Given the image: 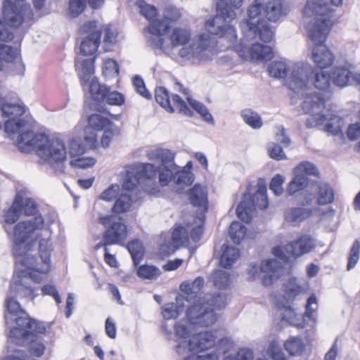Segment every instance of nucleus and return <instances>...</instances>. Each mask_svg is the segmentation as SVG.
I'll use <instances>...</instances> for the list:
<instances>
[{
	"label": "nucleus",
	"instance_id": "1",
	"mask_svg": "<svg viewBox=\"0 0 360 360\" xmlns=\"http://www.w3.org/2000/svg\"><path fill=\"white\" fill-rule=\"evenodd\" d=\"M20 202V209L27 217H34L32 219L17 224L13 229V255L25 266L22 273L36 284L38 288H30L20 283L16 285L18 291H22L25 296L35 297V290L40 289L45 295V257L42 250L41 230L44 228V218L38 214L37 203L31 198H24L20 195L15 196Z\"/></svg>",
	"mask_w": 360,
	"mask_h": 360
},
{
	"label": "nucleus",
	"instance_id": "2",
	"mask_svg": "<svg viewBox=\"0 0 360 360\" xmlns=\"http://www.w3.org/2000/svg\"><path fill=\"white\" fill-rule=\"evenodd\" d=\"M0 110L6 117L4 130L8 134L19 133L17 146L22 153H34L38 156L45 155V133L35 131L34 123L21 117L25 112V107L18 103H10L0 101Z\"/></svg>",
	"mask_w": 360,
	"mask_h": 360
},
{
	"label": "nucleus",
	"instance_id": "3",
	"mask_svg": "<svg viewBox=\"0 0 360 360\" xmlns=\"http://www.w3.org/2000/svg\"><path fill=\"white\" fill-rule=\"evenodd\" d=\"M331 80L329 75L322 70H312L309 65L295 64L291 70L290 77L287 79L289 89L300 98H305L307 96L321 95L325 99L323 93L312 91L311 86L321 91H326L330 86Z\"/></svg>",
	"mask_w": 360,
	"mask_h": 360
},
{
	"label": "nucleus",
	"instance_id": "4",
	"mask_svg": "<svg viewBox=\"0 0 360 360\" xmlns=\"http://www.w3.org/2000/svg\"><path fill=\"white\" fill-rule=\"evenodd\" d=\"M15 324L16 326L11 328L9 333V337L13 342L16 345H27L30 353L33 356L43 355L45 347L39 335L43 333L45 328L29 316L17 317Z\"/></svg>",
	"mask_w": 360,
	"mask_h": 360
},
{
	"label": "nucleus",
	"instance_id": "5",
	"mask_svg": "<svg viewBox=\"0 0 360 360\" xmlns=\"http://www.w3.org/2000/svg\"><path fill=\"white\" fill-rule=\"evenodd\" d=\"M319 20L307 22L306 29L309 37L314 44L311 51L312 60L322 70L333 64L334 56L324 44L329 32L330 20L325 18Z\"/></svg>",
	"mask_w": 360,
	"mask_h": 360
},
{
	"label": "nucleus",
	"instance_id": "6",
	"mask_svg": "<svg viewBox=\"0 0 360 360\" xmlns=\"http://www.w3.org/2000/svg\"><path fill=\"white\" fill-rule=\"evenodd\" d=\"M226 304L227 299L224 294L208 295L206 298H198V302L188 309L186 315L193 323L208 327L217 321L214 310L223 309Z\"/></svg>",
	"mask_w": 360,
	"mask_h": 360
},
{
	"label": "nucleus",
	"instance_id": "7",
	"mask_svg": "<svg viewBox=\"0 0 360 360\" xmlns=\"http://www.w3.org/2000/svg\"><path fill=\"white\" fill-rule=\"evenodd\" d=\"M264 0H255L248 9V19L246 22L241 23V29L243 32L244 38L248 40H252L257 36L264 43L271 41L274 32L269 26V23L259 18L256 20L262 13V3Z\"/></svg>",
	"mask_w": 360,
	"mask_h": 360
},
{
	"label": "nucleus",
	"instance_id": "8",
	"mask_svg": "<svg viewBox=\"0 0 360 360\" xmlns=\"http://www.w3.org/2000/svg\"><path fill=\"white\" fill-rule=\"evenodd\" d=\"M217 14L206 21V30L212 35L224 37L229 42L234 43L237 38L236 30L229 22L235 19V11L229 6H224L222 2L217 4Z\"/></svg>",
	"mask_w": 360,
	"mask_h": 360
},
{
	"label": "nucleus",
	"instance_id": "9",
	"mask_svg": "<svg viewBox=\"0 0 360 360\" xmlns=\"http://www.w3.org/2000/svg\"><path fill=\"white\" fill-rule=\"evenodd\" d=\"M156 169L150 163L137 164L129 167L126 171V176L122 184L125 191H141L152 193L149 185L156 175Z\"/></svg>",
	"mask_w": 360,
	"mask_h": 360
},
{
	"label": "nucleus",
	"instance_id": "10",
	"mask_svg": "<svg viewBox=\"0 0 360 360\" xmlns=\"http://www.w3.org/2000/svg\"><path fill=\"white\" fill-rule=\"evenodd\" d=\"M140 13L143 15L150 24L148 32L151 36L148 39V44L153 49L165 50L162 35L169 29V25L164 21L156 19L158 11L155 6L148 4L144 0H139L136 3Z\"/></svg>",
	"mask_w": 360,
	"mask_h": 360
},
{
	"label": "nucleus",
	"instance_id": "11",
	"mask_svg": "<svg viewBox=\"0 0 360 360\" xmlns=\"http://www.w3.org/2000/svg\"><path fill=\"white\" fill-rule=\"evenodd\" d=\"M257 190L253 196L250 193H245L241 202L236 208V214L240 219L248 223L252 218L256 208L264 210L268 207L266 187L263 179H259Z\"/></svg>",
	"mask_w": 360,
	"mask_h": 360
},
{
	"label": "nucleus",
	"instance_id": "12",
	"mask_svg": "<svg viewBox=\"0 0 360 360\" xmlns=\"http://www.w3.org/2000/svg\"><path fill=\"white\" fill-rule=\"evenodd\" d=\"M217 342L215 333L210 331L200 332L194 335L186 342L181 341L176 347V353L183 356L189 352H200L214 347Z\"/></svg>",
	"mask_w": 360,
	"mask_h": 360
},
{
	"label": "nucleus",
	"instance_id": "13",
	"mask_svg": "<svg viewBox=\"0 0 360 360\" xmlns=\"http://www.w3.org/2000/svg\"><path fill=\"white\" fill-rule=\"evenodd\" d=\"M98 221L108 229L104 232L103 240L105 245L120 244L127 237V226L120 219L114 215L99 217Z\"/></svg>",
	"mask_w": 360,
	"mask_h": 360
},
{
	"label": "nucleus",
	"instance_id": "14",
	"mask_svg": "<svg viewBox=\"0 0 360 360\" xmlns=\"http://www.w3.org/2000/svg\"><path fill=\"white\" fill-rule=\"evenodd\" d=\"M67 150L64 141L58 136L49 137L46 134V164L57 172L63 173Z\"/></svg>",
	"mask_w": 360,
	"mask_h": 360
},
{
	"label": "nucleus",
	"instance_id": "15",
	"mask_svg": "<svg viewBox=\"0 0 360 360\" xmlns=\"http://www.w3.org/2000/svg\"><path fill=\"white\" fill-rule=\"evenodd\" d=\"M303 99L302 109L304 113L311 115V117L306 121L307 128L321 125L326 122V115L321 114V112L325 107V99L321 95H314L312 96L310 94Z\"/></svg>",
	"mask_w": 360,
	"mask_h": 360
},
{
	"label": "nucleus",
	"instance_id": "16",
	"mask_svg": "<svg viewBox=\"0 0 360 360\" xmlns=\"http://www.w3.org/2000/svg\"><path fill=\"white\" fill-rule=\"evenodd\" d=\"M262 272L264 274L262 277V284L264 286L271 285L276 281L283 273L282 264L274 259H269L262 261L260 266L257 264H250L248 274L255 278Z\"/></svg>",
	"mask_w": 360,
	"mask_h": 360
},
{
	"label": "nucleus",
	"instance_id": "17",
	"mask_svg": "<svg viewBox=\"0 0 360 360\" xmlns=\"http://www.w3.org/2000/svg\"><path fill=\"white\" fill-rule=\"evenodd\" d=\"M32 13L29 4L20 5L11 0L3 3L4 22L8 26L18 28L23 23L25 17Z\"/></svg>",
	"mask_w": 360,
	"mask_h": 360
},
{
	"label": "nucleus",
	"instance_id": "18",
	"mask_svg": "<svg viewBox=\"0 0 360 360\" xmlns=\"http://www.w3.org/2000/svg\"><path fill=\"white\" fill-rule=\"evenodd\" d=\"M211 44L210 36L204 34L199 36L196 41H193L188 44V47H183L179 51V56L188 60H204L205 59V51Z\"/></svg>",
	"mask_w": 360,
	"mask_h": 360
},
{
	"label": "nucleus",
	"instance_id": "19",
	"mask_svg": "<svg viewBox=\"0 0 360 360\" xmlns=\"http://www.w3.org/2000/svg\"><path fill=\"white\" fill-rule=\"evenodd\" d=\"M82 31L89 34L81 43V53L84 56L92 55L96 51L100 44L101 32L97 29L95 21H89L84 24Z\"/></svg>",
	"mask_w": 360,
	"mask_h": 360
},
{
	"label": "nucleus",
	"instance_id": "20",
	"mask_svg": "<svg viewBox=\"0 0 360 360\" xmlns=\"http://www.w3.org/2000/svg\"><path fill=\"white\" fill-rule=\"evenodd\" d=\"M317 309V298L315 295H311L307 300L305 306L304 316L295 313V311L292 308H288L286 309L287 314L293 315V319H290V322L289 323L299 328H304L305 326L304 318H308L313 321L316 320Z\"/></svg>",
	"mask_w": 360,
	"mask_h": 360
},
{
	"label": "nucleus",
	"instance_id": "21",
	"mask_svg": "<svg viewBox=\"0 0 360 360\" xmlns=\"http://www.w3.org/2000/svg\"><path fill=\"white\" fill-rule=\"evenodd\" d=\"M330 12L329 5L325 0H308L303 10L304 18H311L309 21L316 22L318 19L330 20L328 14Z\"/></svg>",
	"mask_w": 360,
	"mask_h": 360
},
{
	"label": "nucleus",
	"instance_id": "22",
	"mask_svg": "<svg viewBox=\"0 0 360 360\" xmlns=\"http://www.w3.org/2000/svg\"><path fill=\"white\" fill-rule=\"evenodd\" d=\"M330 78L335 86L341 88L350 85L354 81L360 84V73L355 75L347 65L334 67L330 73Z\"/></svg>",
	"mask_w": 360,
	"mask_h": 360
},
{
	"label": "nucleus",
	"instance_id": "23",
	"mask_svg": "<svg viewBox=\"0 0 360 360\" xmlns=\"http://www.w3.org/2000/svg\"><path fill=\"white\" fill-rule=\"evenodd\" d=\"M315 248L314 239L307 235L300 236L297 240L292 241L285 246L286 253L295 257L309 253Z\"/></svg>",
	"mask_w": 360,
	"mask_h": 360
},
{
	"label": "nucleus",
	"instance_id": "24",
	"mask_svg": "<svg viewBox=\"0 0 360 360\" xmlns=\"http://www.w3.org/2000/svg\"><path fill=\"white\" fill-rule=\"evenodd\" d=\"M188 198L191 203L194 207L201 209L198 218L201 221L205 219V213L207 212V188L199 184H195L190 189Z\"/></svg>",
	"mask_w": 360,
	"mask_h": 360
},
{
	"label": "nucleus",
	"instance_id": "25",
	"mask_svg": "<svg viewBox=\"0 0 360 360\" xmlns=\"http://www.w3.org/2000/svg\"><path fill=\"white\" fill-rule=\"evenodd\" d=\"M85 143L78 137L72 138L69 143V153L73 159L82 155L88 148H94L96 143V134L91 133L89 136L84 137Z\"/></svg>",
	"mask_w": 360,
	"mask_h": 360
},
{
	"label": "nucleus",
	"instance_id": "26",
	"mask_svg": "<svg viewBox=\"0 0 360 360\" xmlns=\"http://www.w3.org/2000/svg\"><path fill=\"white\" fill-rule=\"evenodd\" d=\"M264 17L270 22H276L287 15L282 0H271L262 6Z\"/></svg>",
	"mask_w": 360,
	"mask_h": 360
},
{
	"label": "nucleus",
	"instance_id": "27",
	"mask_svg": "<svg viewBox=\"0 0 360 360\" xmlns=\"http://www.w3.org/2000/svg\"><path fill=\"white\" fill-rule=\"evenodd\" d=\"M150 160L160 162V167L177 166L174 162L175 153L169 149L157 148L148 153Z\"/></svg>",
	"mask_w": 360,
	"mask_h": 360
},
{
	"label": "nucleus",
	"instance_id": "28",
	"mask_svg": "<svg viewBox=\"0 0 360 360\" xmlns=\"http://www.w3.org/2000/svg\"><path fill=\"white\" fill-rule=\"evenodd\" d=\"M307 289V283L297 278H291L284 285L285 296L288 300H293L297 295L305 293Z\"/></svg>",
	"mask_w": 360,
	"mask_h": 360
},
{
	"label": "nucleus",
	"instance_id": "29",
	"mask_svg": "<svg viewBox=\"0 0 360 360\" xmlns=\"http://www.w3.org/2000/svg\"><path fill=\"white\" fill-rule=\"evenodd\" d=\"M204 285V279L201 276L197 277L193 281H185L180 285V290L182 292L186 295V297H183L184 300L188 301V297H193L197 300L195 301L194 304L198 302V294L200 292Z\"/></svg>",
	"mask_w": 360,
	"mask_h": 360
},
{
	"label": "nucleus",
	"instance_id": "30",
	"mask_svg": "<svg viewBox=\"0 0 360 360\" xmlns=\"http://www.w3.org/2000/svg\"><path fill=\"white\" fill-rule=\"evenodd\" d=\"M191 39V32L186 28L177 27L174 28L169 37L171 45L172 48L179 46L188 47V42Z\"/></svg>",
	"mask_w": 360,
	"mask_h": 360
},
{
	"label": "nucleus",
	"instance_id": "31",
	"mask_svg": "<svg viewBox=\"0 0 360 360\" xmlns=\"http://www.w3.org/2000/svg\"><path fill=\"white\" fill-rule=\"evenodd\" d=\"M94 60L92 59H77L75 61V68L79 72L82 84H87L90 81L91 75L94 73Z\"/></svg>",
	"mask_w": 360,
	"mask_h": 360
},
{
	"label": "nucleus",
	"instance_id": "32",
	"mask_svg": "<svg viewBox=\"0 0 360 360\" xmlns=\"http://www.w3.org/2000/svg\"><path fill=\"white\" fill-rule=\"evenodd\" d=\"M184 310V298L176 297L175 302L167 303L162 307V315L166 320L175 319Z\"/></svg>",
	"mask_w": 360,
	"mask_h": 360
},
{
	"label": "nucleus",
	"instance_id": "33",
	"mask_svg": "<svg viewBox=\"0 0 360 360\" xmlns=\"http://www.w3.org/2000/svg\"><path fill=\"white\" fill-rule=\"evenodd\" d=\"M249 56L255 60H270L273 58V51L270 46L254 44L248 49Z\"/></svg>",
	"mask_w": 360,
	"mask_h": 360
},
{
	"label": "nucleus",
	"instance_id": "34",
	"mask_svg": "<svg viewBox=\"0 0 360 360\" xmlns=\"http://www.w3.org/2000/svg\"><path fill=\"white\" fill-rule=\"evenodd\" d=\"M193 181L194 175L191 171L186 170V169L181 170L177 169L174 177V182L175 184L174 189L176 192L180 193L185 186H190Z\"/></svg>",
	"mask_w": 360,
	"mask_h": 360
},
{
	"label": "nucleus",
	"instance_id": "35",
	"mask_svg": "<svg viewBox=\"0 0 360 360\" xmlns=\"http://www.w3.org/2000/svg\"><path fill=\"white\" fill-rule=\"evenodd\" d=\"M318 190L317 202L320 205L330 204L334 200V191L331 186L326 182L316 184Z\"/></svg>",
	"mask_w": 360,
	"mask_h": 360
},
{
	"label": "nucleus",
	"instance_id": "36",
	"mask_svg": "<svg viewBox=\"0 0 360 360\" xmlns=\"http://www.w3.org/2000/svg\"><path fill=\"white\" fill-rule=\"evenodd\" d=\"M311 214V210L303 207H294L289 209L285 214V219L288 222L300 223Z\"/></svg>",
	"mask_w": 360,
	"mask_h": 360
},
{
	"label": "nucleus",
	"instance_id": "37",
	"mask_svg": "<svg viewBox=\"0 0 360 360\" xmlns=\"http://www.w3.org/2000/svg\"><path fill=\"white\" fill-rule=\"evenodd\" d=\"M239 257L240 252L238 248L224 245L220 264L225 269L230 268Z\"/></svg>",
	"mask_w": 360,
	"mask_h": 360
},
{
	"label": "nucleus",
	"instance_id": "38",
	"mask_svg": "<svg viewBox=\"0 0 360 360\" xmlns=\"http://www.w3.org/2000/svg\"><path fill=\"white\" fill-rule=\"evenodd\" d=\"M295 177L288 184L287 191L290 195L304 190L309 184V179L300 173H293Z\"/></svg>",
	"mask_w": 360,
	"mask_h": 360
},
{
	"label": "nucleus",
	"instance_id": "39",
	"mask_svg": "<svg viewBox=\"0 0 360 360\" xmlns=\"http://www.w3.org/2000/svg\"><path fill=\"white\" fill-rule=\"evenodd\" d=\"M326 124L325 127V131L333 134L338 135L342 134V127L344 126V120L342 117L336 115H326Z\"/></svg>",
	"mask_w": 360,
	"mask_h": 360
},
{
	"label": "nucleus",
	"instance_id": "40",
	"mask_svg": "<svg viewBox=\"0 0 360 360\" xmlns=\"http://www.w3.org/2000/svg\"><path fill=\"white\" fill-rule=\"evenodd\" d=\"M285 349L291 356H299L304 350V344L300 337H291L287 340L284 345Z\"/></svg>",
	"mask_w": 360,
	"mask_h": 360
},
{
	"label": "nucleus",
	"instance_id": "41",
	"mask_svg": "<svg viewBox=\"0 0 360 360\" xmlns=\"http://www.w3.org/2000/svg\"><path fill=\"white\" fill-rule=\"evenodd\" d=\"M109 89V86L99 84L96 78H93L90 82L89 91L91 94L92 98L96 101H104L105 96L108 93Z\"/></svg>",
	"mask_w": 360,
	"mask_h": 360
},
{
	"label": "nucleus",
	"instance_id": "42",
	"mask_svg": "<svg viewBox=\"0 0 360 360\" xmlns=\"http://www.w3.org/2000/svg\"><path fill=\"white\" fill-rule=\"evenodd\" d=\"M241 117L243 121L254 129L261 128L263 124L259 115L250 109H245L242 110Z\"/></svg>",
	"mask_w": 360,
	"mask_h": 360
},
{
	"label": "nucleus",
	"instance_id": "43",
	"mask_svg": "<svg viewBox=\"0 0 360 360\" xmlns=\"http://www.w3.org/2000/svg\"><path fill=\"white\" fill-rule=\"evenodd\" d=\"M127 248L131 256L134 264L137 266L144 255L143 244L139 240H134L127 244Z\"/></svg>",
	"mask_w": 360,
	"mask_h": 360
},
{
	"label": "nucleus",
	"instance_id": "44",
	"mask_svg": "<svg viewBox=\"0 0 360 360\" xmlns=\"http://www.w3.org/2000/svg\"><path fill=\"white\" fill-rule=\"evenodd\" d=\"M89 127L96 131H102L108 127H110L112 122L108 118L98 115L93 114L88 118Z\"/></svg>",
	"mask_w": 360,
	"mask_h": 360
},
{
	"label": "nucleus",
	"instance_id": "45",
	"mask_svg": "<svg viewBox=\"0 0 360 360\" xmlns=\"http://www.w3.org/2000/svg\"><path fill=\"white\" fill-rule=\"evenodd\" d=\"M289 67L284 61H274L268 67V72L274 78H285Z\"/></svg>",
	"mask_w": 360,
	"mask_h": 360
},
{
	"label": "nucleus",
	"instance_id": "46",
	"mask_svg": "<svg viewBox=\"0 0 360 360\" xmlns=\"http://www.w3.org/2000/svg\"><path fill=\"white\" fill-rule=\"evenodd\" d=\"M246 233V227L238 221H233L229 227V236L236 244H239L243 239Z\"/></svg>",
	"mask_w": 360,
	"mask_h": 360
},
{
	"label": "nucleus",
	"instance_id": "47",
	"mask_svg": "<svg viewBox=\"0 0 360 360\" xmlns=\"http://www.w3.org/2000/svg\"><path fill=\"white\" fill-rule=\"evenodd\" d=\"M155 98L157 103H158L167 111L169 112H173L174 111L170 103L169 93L165 88L162 86L157 88L155 89Z\"/></svg>",
	"mask_w": 360,
	"mask_h": 360
},
{
	"label": "nucleus",
	"instance_id": "48",
	"mask_svg": "<svg viewBox=\"0 0 360 360\" xmlns=\"http://www.w3.org/2000/svg\"><path fill=\"white\" fill-rule=\"evenodd\" d=\"M214 285L219 289L226 288L230 283V275L224 270H216L211 276Z\"/></svg>",
	"mask_w": 360,
	"mask_h": 360
},
{
	"label": "nucleus",
	"instance_id": "49",
	"mask_svg": "<svg viewBox=\"0 0 360 360\" xmlns=\"http://www.w3.org/2000/svg\"><path fill=\"white\" fill-rule=\"evenodd\" d=\"M179 169L178 166L173 167H159V183L162 186H167L174 177L176 170Z\"/></svg>",
	"mask_w": 360,
	"mask_h": 360
},
{
	"label": "nucleus",
	"instance_id": "50",
	"mask_svg": "<svg viewBox=\"0 0 360 360\" xmlns=\"http://www.w3.org/2000/svg\"><path fill=\"white\" fill-rule=\"evenodd\" d=\"M187 317L188 316H187ZM188 319L189 321L186 320H181L177 322L174 326L176 336L179 337V338H187L191 332V326L194 325V323L191 322L189 318ZM195 326H201L199 324H195Z\"/></svg>",
	"mask_w": 360,
	"mask_h": 360
},
{
	"label": "nucleus",
	"instance_id": "51",
	"mask_svg": "<svg viewBox=\"0 0 360 360\" xmlns=\"http://www.w3.org/2000/svg\"><path fill=\"white\" fill-rule=\"evenodd\" d=\"M21 212L20 209V202L18 200H15L11 206L4 213L5 222L9 224L15 223L20 218Z\"/></svg>",
	"mask_w": 360,
	"mask_h": 360
},
{
	"label": "nucleus",
	"instance_id": "52",
	"mask_svg": "<svg viewBox=\"0 0 360 360\" xmlns=\"http://www.w3.org/2000/svg\"><path fill=\"white\" fill-rule=\"evenodd\" d=\"M131 205V197L127 194H121L112 207V212L117 214L126 212L129 210Z\"/></svg>",
	"mask_w": 360,
	"mask_h": 360
},
{
	"label": "nucleus",
	"instance_id": "53",
	"mask_svg": "<svg viewBox=\"0 0 360 360\" xmlns=\"http://www.w3.org/2000/svg\"><path fill=\"white\" fill-rule=\"evenodd\" d=\"M172 241L174 247L178 248L188 243L187 231L184 226H179L174 229L172 234Z\"/></svg>",
	"mask_w": 360,
	"mask_h": 360
},
{
	"label": "nucleus",
	"instance_id": "54",
	"mask_svg": "<svg viewBox=\"0 0 360 360\" xmlns=\"http://www.w3.org/2000/svg\"><path fill=\"white\" fill-rule=\"evenodd\" d=\"M160 274V269L154 266L142 265L137 270L138 276L143 279H156Z\"/></svg>",
	"mask_w": 360,
	"mask_h": 360
},
{
	"label": "nucleus",
	"instance_id": "55",
	"mask_svg": "<svg viewBox=\"0 0 360 360\" xmlns=\"http://www.w3.org/2000/svg\"><path fill=\"white\" fill-rule=\"evenodd\" d=\"M360 256V241L355 240L349 251L348 257V263L347 266V270L353 269L357 264Z\"/></svg>",
	"mask_w": 360,
	"mask_h": 360
},
{
	"label": "nucleus",
	"instance_id": "56",
	"mask_svg": "<svg viewBox=\"0 0 360 360\" xmlns=\"http://www.w3.org/2000/svg\"><path fill=\"white\" fill-rule=\"evenodd\" d=\"M293 173H300L302 175H314L319 174L318 169L314 164L311 162L304 161L300 163L293 170Z\"/></svg>",
	"mask_w": 360,
	"mask_h": 360
},
{
	"label": "nucleus",
	"instance_id": "57",
	"mask_svg": "<svg viewBox=\"0 0 360 360\" xmlns=\"http://www.w3.org/2000/svg\"><path fill=\"white\" fill-rule=\"evenodd\" d=\"M103 49L105 51H111L117 40V33L109 26L104 30Z\"/></svg>",
	"mask_w": 360,
	"mask_h": 360
},
{
	"label": "nucleus",
	"instance_id": "58",
	"mask_svg": "<svg viewBox=\"0 0 360 360\" xmlns=\"http://www.w3.org/2000/svg\"><path fill=\"white\" fill-rule=\"evenodd\" d=\"M267 354L273 360H285V356L277 340H272L269 342Z\"/></svg>",
	"mask_w": 360,
	"mask_h": 360
},
{
	"label": "nucleus",
	"instance_id": "59",
	"mask_svg": "<svg viewBox=\"0 0 360 360\" xmlns=\"http://www.w3.org/2000/svg\"><path fill=\"white\" fill-rule=\"evenodd\" d=\"M104 101L109 105L120 106L124 104L125 98L122 94L117 91H111L110 88L105 96Z\"/></svg>",
	"mask_w": 360,
	"mask_h": 360
},
{
	"label": "nucleus",
	"instance_id": "60",
	"mask_svg": "<svg viewBox=\"0 0 360 360\" xmlns=\"http://www.w3.org/2000/svg\"><path fill=\"white\" fill-rule=\"evenodd\" d=\"M96 160L93 158L77 157L73 158L70 165L73 168L86 169L91 167L96 164Z\"/></svg>",
	"mask_w": 360,
	"mask_h": 360
},
{
	"label": "nucleus",
	"instance_id": "61",
	"mask_svg": "<svg viewBox=\"0 0 360 360\" xmlns=\"http://www.w3.org/2000/svg\"><path fill=\"white\" fill-rule=\"evenodd\" d=\"M86 0H69V12L72 17L79 15L86 8Z\"/></svg>",
	"mask_w": 360,
	"mask_h": 360
},
{
	"label": "nucleus",
	"instance_id": "62",
	"mask_svg": "<svg viewBox=\"0 0 360 360\" xmlns=\"http://www.w3.org/2000/svg\"><path fill=\"white\" fill-rule=\"evenodd\" d=\"M181 17V13L176 8L169 6L164 10V19L158 20V21H164L169 26V22L177 21Z\"/></svg>",
	"mask_w": 360,
	"mask_h": 360
},
{
	"label": "nucleus",
	"instance_id": "63",
	"mask_svg": "<svg viewBox=\"0 0 360 360\" xmlns=\"http://www.w3.org/2000/svg\"><path fill=\"white\" fill-rule=\"evenodd\" d=\"M18 52L17 49L12 46L1 44L0 45V58L6 62L13 61L15 59Z\"/></svg>",
	"mask_w": 360,
	"mask_h": 360
},
{
	"label": "nucleus",
	"instance_id": "64",
	"mask_svg": "<svg viewBox=\"0 0 360 360\" xmlns=\"http://www.w3.org/2000/svg\"><path fill=\"white\" fill-rule=\"evenodd\" d=\"M254 353L253 351L242 348L234 355L226 356L223 360H253Z\"/></svg>",
	"mask_w": 360,
	"mask_h": 360
}]
</instances>
